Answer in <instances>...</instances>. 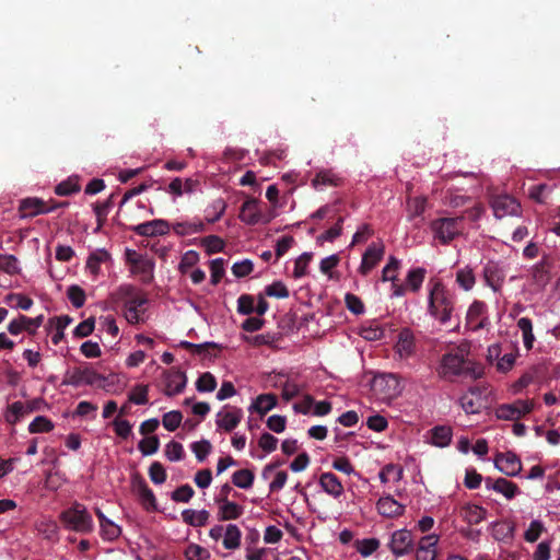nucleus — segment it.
<instances>
[{
  "mask_svg": "<svg viewBox=\"0 0 560 560\" xmlns=\"http://www.w3.org/2000/svg\"><path fill=\"white\" fill-rule=\"evenodd\" d=\"M454 310V301L445 287L436 282L429 294V312L441 324L445 325L451 320Z\"/></svg>",
  "mask_w": 560,
  "mask_h": 560,
  "instance_id": "1",
  "label": "nucleus"
},
{
  "mask_svg": "<svg viewBox=\"0 0 560 560\" xmlns=\"http://www.w3.org/2000/svg\"><path fill=\"white\" fill-rule=\"evenodd\" d=\"M117 298L124 302L125 317L131 325L139 324L142 319L140 313H143L142 307L148 303V299L139 290L131 285L125 284L119 287Z\"/></svg>",
  "mask_w": 560,
  "mask_h": 560,
  "instance_id": "2",
  "label": "nucleus"
},
{
  "mask_svg": "<svg viewBox=\"0 0 560 560\" xmlns=\"http://www.w3.org/2000/svg\"><path fill=\"white\" fill-rule=\"evenodd\" d=\"M60 521L65 528L80 534H90L94 529V523L86 508L74 502L69 509L60 513Z\"/></svg>",
  "mask_w": 560,
  "mask_h": 560,
  "instance_id": "3",
  "label": "nucleus"
},
{
  "mask_svg": "<svg viewBox=\"0 0 560 560\" xmlns=\"http://www.w3.org/2000/svg\"><path fill=\"white\" fill-rule=\"evenodd\" d=\"M438 372L441 377L465 374L470 375L472 378H478L481 375L479 372L477 373L474 368L467 365V360L459 349L442 355Z\"/></svg>",
  "mask_w": 560,
  "mask_h": 560,
  "instance_id": "4",
  "label": "nucleus"
},
{
  "mask_svg": "<svg viewBox=\"0 0 560 560\" xmlns=\"http://www.w3.org/2000/svg\"><path fill=\"white\" fill-rule=\"evenodd\" d=\"M463 222V217L440 218L431 222V230L442 244H448L462 233Z\"/></svg>",
  "mask_w": 560,
  "mask_h": 560,
  "instance_id": "5",
  "label": "nucleus"
},
{
  "mask_svg": "<svg viewBox=\"0 0 560 560\" xmlns=\"http://www.w3.org/2000/svg\"><path fill=\"white\" fill-rule=\"evenodd\" d=\"M209 536L214 541L222 539V545L228 550L234 551L241 547L242 530L236 524L214 525L210 528Z\"/></svg>",
  "mask_w": 560,
  "mask_h": 560,
  "instance_id": "6",
  "label": "nucleus"
},
{
  "mask_svg": "<svg viewBox=\"0 0 560 560\" xmlns=\"http://www.w3.org/2000/svg\"><path fill=\"white\" fill-rule=\"evenodd\" d=\"M105 377L98 374L96 371L89 368H74L71 373H67L62 384L79 386L81 384L86 385H96L98 387H104L103 382Z\"/></svg>",
  "mask_w": 560,
  "mask_h": 560,
  "instance_id": "7",
  "label": "nucleus"
},
{
  "mask_svg": "<svg viewBox=\"0 0 560 560\" xmlns=\"http://www.w3.org/2000/svg\"><path fill=\"white\" fill-rule=\"evenodd\" d=\"M488 387L483 385H476L469 387L468 392L464 394L460 399V406L466 413H477L485 407Z\"/></svg>",
  "mask_w": 560,
  "mask_h": 560,
  "instance_id": "8",
  "label": "nucleus"
},
{
  "mask_svg": "<svg viewBox=\"0 0 560 560\" xmlns=\"http://www.w3.org/2000/svg\"><path fill=\"white\" fill-rule=\"evenodd\" d=\"M388 548L396 557L409 553L413 548L411 532L405 528L395 530L390 536Z\"/></svg>",
  "mask_w": 560,
  "mask_h": 560,
  "instance_id": "9",
  "label": "nucleus"
},
{
  "mask_svg": "<svg viewBox=\"0 0 560 560\" xmlns=\"http://www.w3.org/2000/svg\"><path fill=\"white\" fill-rule=\"evenodd\" d=\"M164 377V394L168 397H172L174 395H177L182 393L187 383L186 374L179 370L171 369L166 370L163 373Z\"/></svg>",
  "mask_w": 560,
  "mask_h": 560,
  "instance_id": "10",
  "label": "nucleus"
},
{
  "mask_svg": "<svg viewBox=\"0 0 560 560\" xmlns=\"http://www.w3.org/2000/svg\"><path fill=\"white\" fill-rule=\"evenodd\" d=\"M383 256L384 245L372 243L364 252L358 271L362 276H368L370 271L374 269L377 266V264L383 259Z\"/></svg>",
  "mask_w": 560,
  "mask_h": 560,
  "instance_id": "11",
  "label": "nucleus"
},
{
  "mask_svg": "<svg viewBox=\"0 0 560 560\" xmlns=\"http://www.w3.org/2000/svg\"><path fill=\"white\" fill-rule=\"evenodd\" d=\"M170 229L171 224L166 220L155 219L133 226L132 231L140 236L154 237L166 235Z\"/></svg>",
  "mask_w": 560,
  "mask_h": 560,
  "instance_id": "12",
  "label": "nucleus"
},
{
  "mask_svg": "<svg viewBox=\"0 0 560 560\" xmlns=\"http://www.w3.org/2000/svg\"><path fill=\"white\" fill-rule=\"evenodd\" d=\"M376 510L383 517L396 518L404 514L405 504L394 499L390 494H384L377 500Z\"/></svg>",
  "mask_w": 560,
  "mask_h": 560,
  "instance_id": "13",
  "label": "nucleus"
},
{
  "mask_svg": "<svg viewBox=\"0 0 560 560\" xmlns=\"http://www.w3.org/2000/svg\"><path fill=\"white\" fill-rule=\"evenodd\" d=\"M132 491L138 495L141 504L148 511L156 510V499L152 490L148 487L145 480L139 476H133L131 480Z\"/></svg>",
  "mask_w": 560,
  "mask_h": 560,
  "instance_id": "14",
  "label": "nucleus"
},
{
  "mask_svg": "<svg viewBox=\"0 0 560 560\" xmlns=\"http://www.w3.org/2000/svg\"><path fill=\"white\" fill-rule=\"evenodd\" d=\"M218 505V518L221 521H235L244 514V506L226 498H214Z\"/></svg>",
  "mask_w": 560,
  "mask_h": 560,
  "instance_id": "15",
  "label": "nucleus"
},
{
  "mask_svg": "<svg viewBox=\"0 0 560 560\" xmlns=\"http://www.w3.org/2000/svg\"><path fill=\"white\" fill-rule=\"evenodd\" d=\"M504 268L497 261H488L483 267V279L493 291H499L504 282Z\"/></svg>",
  "mask_w": 560,
  "mask_h": 560,
  "instance_id": "16",
  "label": "nucleus"
},
{
  "mask_svg": "<svg viewBox=\"0 0 560 560\" xmlns=\"http://www.w3.org/2000/svg\"><path fill=\"white\" fill-rule=\"evenodd\" d=\"M439 539L436 534L423 536L418 542L416 560H436Z\"/></svg>",
  "mask_w": 560,
  "mask_h": 560,
  "instance_id": "17",
  "label": "nucleus"
},
{
  "mask_svg": "<svg viewBox=\"0 0 560 560\" xmlns=\"http://www.w3.org/2000/svg\"><path fill=\"white\" fill-rule=\"evenodd\" d=\"M520 203L511 196H498L492 201L494 215L499 219L505 215H515L520 210Z\"/></svg>",
  "mask_w": 560,
  "mask_h": 560,
  "instance_id": "18",
  "label": "nucleus"
},
{
  "mask_svg": "<svg viewBox=\"0 0 560 560\" xmlns=\"http://www.w3.org/2000/svg\"><path fill=\"white\" fill-rule=\"evenodd\" d=\"M395 350L400 358H409L416 352L415 336L410 329L404 328L399 331Z\"/></svg>",
  "mask_w": 560,
  "mask_h": 560,
  "instance_id": "19",
  "label": "nucleus"
},
{
  "mask_svg": "<svg viewBox=\"0 0 560 560\" xmlns=\"http://www.w3.org/2000/svg\"><path fill=\"white\" fill-rule=\"evenodd\" d=\"M242 410L232 408L230 410H221L217 413V425L225 431H232L237 427L242 419Z\"/></svg>",
  "mask_w": 560,
  "mask_h": 560,
  "instance_id": "20",
  "label": "nucleus"
},
{
  "mask_svg": "<svg viewBox=\"0 0 560 560\" xmlns=\"http://www.w3.org/2000/svg\"><path fill=\"white\" fill-rule=\"evenodd\" d=\"M486 487L489 490L501 493L508 500H512L520 492L516 485L504 478H499L494 481L486 479Z\"/></svg>",
  "mask_w": 560,
  "mask_h": 560,
  "instance_id": "21",
  "label": "nucleus"
},
{
  "mask_svg": "<svg viewBox=\"0 0 560 560\" xmlns=\"http://www.w3.org/2000/svg\"><path fill=\"white\" fill-rule=\"evenodd\" d=\"M95 514L98 517L101 535L104 539L114 540L120 536L121 529L115 522L106 517L100 509H95Z\"/></svg>",
  "mask_w": 560,
  "mask_h": 560,
  "instance_id": "22",
  "label": "nucleus"
},
{
  "mask_svg": "<svg viewBox=\"0 0 560 560\" xmlns=\"http://www.w3.org/2000/svg\"><path fill=\"white\" fill-rule=\"evenodd\" d=\"M19 211L21 218L46 213L45 201L39 198H25L21 200Z\"/></svg>",
  "mask_w": 560,
  "mask_h": 560,
  "instance_id": "23",
  "label": "nucleus"
},
{
  "mask_svg": "<svg viewBox=\"0 0 560 560\" xmlns=\"http://www.w3.org/2000/svg\"><path fill=\"white\" fill-rule=\"evenodd\" d=\"M320 488L332 498L337 499L343 493V487L332 472H324L319 477Z\"/></svg>",
  "mask_w": 560,
  "mask_h": 560,
  "instance_id": "24",
  "label": "nucleus"
},
{
  "mask_svg": "<svg viewBox=\"0 0 560 560\" xmlns=\"http://www.w3.org/2000/svg\"><path fill=\"white\" fill-rule=\"evenodd\" d=\"M460 517L470 525L479 524L487 517V510L480 505L467 503L460 509Z\"/></svg>",
  "mask_w": 560,
  "mask_h": 560,
  "instance_id": "25",
  "label": "nucleus"
},
{
  "mask_svg": "<svg viewBox=\"0 0 560 560\" xmlns=\"http://www.w3.org/2000/svg\"><path fill=\"white\" fill-rule=\"evenodd\" d=\"M497 469L508 476H517L522 470L520 457H493Z\"/></svg>",
  "mask_w": 560,
  "mask_h": 560,
  "instance_id": "26",
  "label": "nucleus"
},
{
  "mask_svg": "<svg viewBox=\"0 0 560 560\" xmlns=\"http://www.w3.org/2000/svg\"><path fill=\"white\" fill-rule=\"evenodd\" d=\"M260 211L256 199L246 200L240 211V219L246 224L254 225L260 221Z\"/></svg>",
  "mask_w": 560,
  "mask_h": 560,
  "instance_id": "27",
  "label": "nucleus"
},
{
  "mask_svg": "<svg viewBox=\"0 0 560 560\" xmlns=\"http://www.w3.org/2000/svg\"><path fill=\"white\" fill-rule=\"evenodd\" d=\"M264 477L270 480L271 491H278L285 486L288 472L285 469H279L278 466H269L265 469Z\"/></svg>",
  "mask_w": 560,
  "mask_h": 560,
  "instance_id": "28",
  "label": "nucleus"
},
{
  "mask_svg": "<svg viewBox=\"0 0 560 560\" xmlns=\"http://www.w3.org/2000/svg\"><path fill=\"white\" fill-rule=\"evenodd\" d=\"M341 177L335 174L331 170H322L312 179V185L316 189L327 186L337 187L341 185Z\"/></svg>",
  "mask_w": 560,
  "mask_h": 560,
  "instance_id": "29",
  "label": "nucleus"
},
{
  "mask_svg": "<svg viewBox=\"0 0 560 560\" xmlns=\"http://www.w3.org/2000/svg\"><path fill=\"white\" fill-rule=\"evenodd\" d=\"M210 513L207 510L187 509L182 512L183 521L194 527L205 526L209 522Z\"/></svg>",
  "mask_w": 560,
  "mask_h": 560,
  "instance_id": "30",
  "label": "nucleus"
},
{
  "mask_svg": "<svg viewBox=\"0 0 560 560\" xmlns=\"http://www.w3.org/2000/svg\"><path fill=\"white\" fill-rule=\"evenodd\" d=\"M277 401L275 394H260L252 404L250 409L264 416L277 405Z\"/></svg>",
  "mask_w": 560,
  "mask_h": 560,
  "instance_id": "31",
  "label": "nucleus"
},
{
  "mask_svg": "<svg viewBox=\"0 0 560 560\" xmlns=\"http://www.w3.org/2000/svg\"><path fill=\"white\" fill-rule=\"evenodd\" d=\"M172 229L177 235L186 236L202 232L205 230V223L202 221H182L173 223Z\"/></svg>",
  "mask_w": 560,
  "mask_h": 560,
  "instance_id": "32",
  "label": "nucleus"
},
{
  "mask_svg": "<svg viewBox=\"0 0 560 560\" xmlns=\"http://www.w3.org/2000/svg\"><path fill=\"white\" fill-rule=\"evenodd\" d=\"M179 347L189 350L194 354H197L203 359L211 357L210 350L220 349V346L215 342L196 345L189 341H180Z\"/></svg>",
  "mask_w": 560,
  "mask_h": 560,
  "instance_id": "33",
  "label": "nucleus"
},
{
  "mask_svg": "<svg viewBox=\"0 0 560 560\" xmlns=\"http://www.w3.org/2000/svg\"><path fill=\"white\" fill-rule=\"evenodd\" d=\"M381 546V541L377 538H364L357 539L353 542V548L359 552L363 558H368L372 556Z\"/></svg>",
  "mask_w": 560,
  "mask_h": 560,
  "instance_id": "34",
  "label": "nucleus"
},
{
  "mask_svg": "<svg viewBox=\"0 0 560 560\" xmlns=\"http://www.w3.org/2000/svg\"><path fill=\"white\" fill-rule=\"evenodd\" d=\"M532 278L534 283L539 287H545L549 282V262L547 259H541L532 268Z\"/></svg>",
  "mask_w": 560,
  "mask_h": 560,
  "instance_id": "35",
  "label": "nucleus"
},
{
  "mask_svg": "<svg viewBox=\"0 0 560 560\" xmlns=\"http://www.w3.org/2000/svg\"><path fill=\"white\" fill-rule=\"evenodd\" d=\"M486 310V304L480 301H475L468 308L466 319L469 325H474V329H480L483 327L482 320H479L480 316Z\"/></svg>",
  "mask_w": 560,
  "mask_h": 560,
  "instance_id": "36",
  "label": "nucleus"
},
{
  "mask_svg": "<svg viewBox=\"0 0 560 560\" xmlns=\"http://www.w3.org/2000/svg\"><path fill=\"white\" fill-rule=\"evenodd\" d=\"M109 259V254L105 249H97L90 254L86 260V268L94 276L98 275L101 264Z\"/></svg>",
  "mask_w": 560,
  "mask_h": 560,
  "instance_id": "37",
  "label": "nucleus"
},
{
  "mask_svg": "<svg viewBox=\"0 0 560 560\" xmlns=\"http://www.w3.org/2000/svg\"><path fill=\"white\" fill-rule=\"evenodd\" d=\"M404 470L400 466L389 464L386 465L378 474L383 483L399 482L402 478Z\"/></svg>",
  "mask_w": 560,
  "mask_h": 560,
  "instance_id": "38",
  "label": "nucleus"
},
{
  "mask_svg": "<svg viewBox=\"0 0 560 560\" xmlns=\"http://www.w3.org/2000/svg\"><path fill=\"white\" fill-rule=\"evenodd\" d=\"M517 327L521 329L523 334L524 347L527 350H530L535 341L532 320L528 317H522L517 320Z\"/></svg>",
  "mask_w": 560,
  "mask_h": 560,
  "instance_id": "39",
  "label": "nucleus"
},
{
  "mask_svg": "<svg viewBox=\"0 0 560 560\" xmlns=\"http://www.w3.org/2000/svg\"><path fill=\"white\" fill-rule=\"evenodd\" d=\"M432 444L443 447L451 442L452 431L448 427H435L431 430Z\"/></svg>",
  "mask_w": 560,
  "mask_h": 560,
  "instance_id": "40",
  "label": "nucleus"
},
{
  "mask_svg": "<svg viewBox=\"0 0 560 560\" xmlns=\"http://www.w3.org/2000/svg\"><path fill=\"white\" fill-rule=\"evenodd\" d=\"M427 270L424 268H415L409 270L406 282L411 291L417 292L422 285V282L425 278Z\"/></svg>",
  "mask_w": 560,
  "mask_h": 560,
  "instance_id": "41",
  "label": "nucleus"
},
{
  "mask_svg": "<svg viewBox=\"0 0 560 560\" xmlns=\"http://www.w3.org/2000/svg\"><path fill=\"white\" fill-rule=\"evenodd\" d=\"M0 270L3 272L14 276L21 272L19 260L14 255H2L0 254Z\"/></svg>",
  "mask_w": 560,
  "mask_h": 560,
  "instance_id": "42",
  "label": "nucleus"
},
{
  "mask_svg": "<svg viewBox=\"0 0 560 560\" xmlns=\"http://www.w3.org/2000/svg\"><path fill=\"white\" fill-rule=\"evenodd\" d=\"M456 282L460 288L468 291L470 290L476 282L475 275L471 268L465 267L456 272Z\"/></svg>",
  "mask_w": 560,
  "mask_h": 560,
  "instance_id": "43",
  "label": "nucleus"
},
{
  "mask_svg": "<svg viewBox=\"0 0 560 560\" xmlns=\"http://www.w3.org/2000/svg\"><path fill=\"white\" fill-rule=\"evenodd\" d=\"M153 269H154V262L151 259L144 257V258H142V260H139L138 265L132 267V272L141 275L142 280L144 282H149L153 277L152 276Z\"/></svg>",
  "mask_w": 560,
  "mask_h": 560,
  "instance_id": "44",
  "label": "nucleus"
},
{
  "mask_svg": "<svg viewBox=\"0 0 560 560\" xmlns=\"http://www.w3.org/2000/svg\"><path fill=\"white\" fill-rule=\"evenodd\" d=\"M233 483L241 489H248L254 481V474L248 469H241L233 474Z\"/></svg>",
  "mask_w": 560,
  "mask_h": 560,
  "instance_id": "45",
  "label": "nucleus"
},
{
  "mask_svg": "<svg viewBox=\"0 0 560 560\" xmlns=\"http://www.w3.org/2000/svg\"><path fill=\"white\" fill-rule=\"evenodd\" d=\"M67 296L75 308L82 307L86 300L84 290L78 284H72L68 288Z\"/></svg>",
  "mask_w": 560,
  "mask_h": 560,
  "instance_id": "46",
  "label": "nucleus"
},
{
  "mask_svg": "<svg viewBox=\"0 0 560 560\" xmlns=\"http://www.w3.org/2000/svg\"><path fill=\"white\" fill-rule=\"evenodd\" d=\"M37 530L47 539H54L58 534V525L51 518H44L36 525Z\"/></svg>",
  "mask_w": 560,
  "mask_h": 560,
  "instance_id": "47",
  "label": "nucleus"
},
{
  "mask_svg": "<svg viewBox=\"0 0 560 560\" xmlns=\"http://www.w3.org/2000/svg\"><path fill=\"white\" fill-rule=\"evenodd\" d=\"M400 261L394 257L390 256L388 259L387 265L382 270V281H390L394 282L397 279V271L399 269Z\"/></svg>",
  "mask_w": 560,
  "mask_h": 560,
  "instance_id": "48",
  "label": "nucleus"
},
{
  "mask_svg": "<svg viewBox=\"0 0 560 560\" xmlns=\"http://www.w3.org/2000/svg\"><path fill=\"white\" fill-rule=\"evenodd\" d=\"M545 530L542 522L534 520L529 523L527 529L524 533V539L528 542H535L539 539Z\"/></svg>",
  "mask_w": 560,
  "mask_h": 560,
  "instance_id": "49",
  "label": "nucleus"
},
{
  "mask_svg": "<svg viewBox=\"0 0 560 560\" xmlns=\"http://www.w3.org/2000/svg\"><path fill=\"white\" fill-rule=\"evenodd\" d=\"M215 387L217 380L210 372L201 374L196 382V388L200 393L213 392Z\"/></svg>",
  "mask_w": 560,
  "mask_h": 560,
  "instance_id": "50",
  "label": "nucleus"
},
{
  "mask_svg": "<svg viewBox=\"0 0 560 560\" xmlns=\"http://www.w3.org/2000/svg\"><path fill=\"white\" fill-rule=\"evenodd\" d=\"M345 218L339 217L335 225L317 237V242H332L341 235Z\"/></svg>",
  "mask_w": 560,
  "mask_h": 560,
  "instance_id": "51",
  "label": "nucleus"
},
{
  "mask_svg": "<svg viewBox=\"0 0 560 560\" xmlns=\"http://www.w3.org/2000/svg\"><path fill=\"white\" fill-rule=\"evenodd\" d=\"M201 244L209 255L219 253L224 248L223 240L217 235H208L203 237Z\"/></svg>",
  "mask_w": 560,
  "mask_h": 560,
  "instance_id": "52",
  "label": "nucleus"
},
{
  "mask_svg": "<svg viewBox=\"0 0 560 560\" xmlns=\"http://www.w3.org/2000/svg\"><path fill=\"white\" fill-rule=\"evenodd\" d=\"M159 445H160V442H159L158 436L151 435V436H143L138 444V447H139L140 452L142 453V455H151L159 450Z\"/></svg>",
  "mask_w": 560,
  "mask_h": 560,
  "instance_id": "53",
  "label": "nucleus"
},
{
  "mask_svg": "<svg viewBox=\"0 0 560 560\" xmlns=\"http://www.w3.org/2000/svg\"><path fill=\"white\" fill-rule=\"evenodd\" d=\"M182 420H183L182 412L177 411V410H173V411L166 412L163 416L162 423L166 430L175 431L179 427Z\"/></svg>",
  "mask_w": 560,
  "mask_h": 560,
  "instance_id": "54",
  "label": "nucleus"
},
{
  "mask_svg": "<svg viewBox=\"0 0 560 560\" xmlns=\"http://www.w3.org/2000/svg\"><path fill=\"white\" fill-rule=\"evenodd\" d=\"M264 292L270 298L285 299L289 296V290L281 281L267 285Z\"/></svg>",
  "mask_w": 560,
  "mask_h": 560,
  "instance_id": "55",
  "label": "nucleus"
},
{
  "mask_svg": "<svg viewBox=\"0 0 560 560\" xmlns=\"http://www.w3.org/2000/svg\"><path fill=\"white\" fill-rule=\"evenodd\" d=\"M195 491L189 485H184L178 487L175 491L172 492L171 499L175 502L187 503L194 497Z\"/></svg>",
  "mask_w": 560,
  "mask_h": 560,
  "instance_id": "56",
  "label": "nucleus"
},
{
  "mask_svg": "<svg viewBox=\"0 0 560 560\" xmlns=\"http://www.w3.org/2000/svg\"><path fill=\"white\" fill-rule=\"evenodd\" d=\"M54 425L50 420L46 417L37 416L28 427L30 432L39 433V432H49L52 430Z\"/></svg>",
  "mask_w": 560,
  "mask_h": 560,
  "instance_id": "57",
  "label": "nucleus"
},
{
  "mask_svg": "<svg viewBox=\"0 0 560 560\" xmlns=\"http://www.w3.org/2000/svg\"><path fill=\"white\" fill-rule=\"evenodd\" d=\"M312 259V254L303 253L294 262L293 277L299 279L306 275V269Z\"/></svg>",
  "mask_w": 560,
  "mask_h": 560,
  "instance_id": "58",
  "label": "nucleus"
},
{
  "mask_svg": "<svg viewBox=\"0 0 560 560\" xmlns=\"http://www.w3.org/2000/svg\"><path fill=\"white\" fill-rule=\"evenodd\" d=\"M254 296L249 294H242L237 299V312L242 315H250L255 312Z\"/></svg>",
  "mask_w": 560,
  "mask_h": 560,
  "instance_id": "59",
  "label": "nucleus"
},
{
  "mask_svg": "<svg viewBox=\"0 0 560 560\" xmlns=\"http://www.w3.org/2000/svg\"><path fill=\"white\" fill-rule=\"evenodd\" d=\"M66 482L65 477L59 471H50L45 479V488L50 491H57Z\"/></svg>",
  "mask_w": 560,
  "mask_h": 560,
  "instance_id": "60",
  "label": "nucleus"
},
{
  "mask_svg": "<svg viewBox=\"0 0 560 560\" xmlns=\"http://www.w3.org/2000/svg\"><path fill=\"white\" fill-rule=\"evenodd\" d=\"M199 260V255L196 250L186 252L179 262V271L182 273H186L190 268H192Z\"/></svg>",
  "mask_w": 560,
  "mask_h": 560,
  "instance_id": "61",
  "label": "nucleus"
},
{
  "mask_svg": "<svg viewBox=\"0 0 560 560\" xmlns=\"http://www.w3.org/2000/svg\"><path fill=\"white\" fill-rule=\"evenodd\" d=\"M427 206V199L423 197H416L408 201V210L410 219H415L423 214Z\"/></svg>",
  "mask_w": 560,
  "mask_h": 560,
  "instance_id": "62",
  "label": "nucleus"
},
{
  "mask_svg": "<svg viewBox=\"0 0 560 560\" xmlns=\"http://www.w3.org/2000/svg\"><path fill=\"white\" fill-rule=\"evenodd\" d=\"M347 308L354 315L364 313V304L361 299L352 293H347L345 296Z\"/></svg>",
  "mask_w": 560,
  "mask_h": 560,
  "instance_id": "63",
  "label": "nucleus"
},
{
  "mask_svg": "<svg viewBox=\"0 0 560 560\" xmlns=\"http://www.w3.org/2000/svg\"><path fill=\"white\" fill-rule=\"evenodd\" d=\"M79 190H80V185L71 178L61 182L60 184H58L55 187V192L58 196H69Z\"/></svg>",
  "mask_w": 560,
  "mask_h": 560,
  "instance_id": "64",
  "label": "nucleus"
}]
</instances>
